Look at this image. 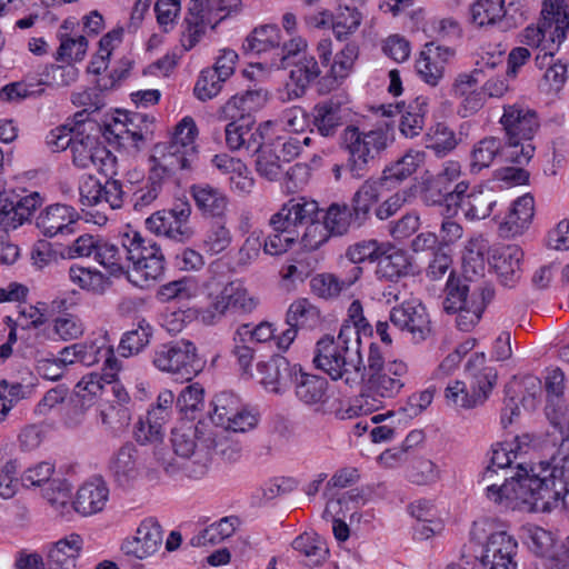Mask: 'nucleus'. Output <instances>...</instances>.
<instances>
[{
    "mask_svg": "<svg viewBox=\"0 0 569 569\" xmlns=\"http://www.w3.org/2000/svg\"><path fill=\"white\" fill-rule=\"evenodd\" d=\"M569 496V436L550 458L526 466L519 463L517 471L506 478L502 486L490 485L488 499L506 509L528 505L537 511L548 512L557 508Z\"/></svg>",
    "mask_w": 569,
    "mask_h": 569,
    "instance_id": "obj_1",
    "label": "nucleus"
},
{
    "mask_svg": "<svg viewBox=\"0 0 569 569\" xmlns=\"http://www.w3.org/2000/svg\"><path fill=\"white\" fill-rule=\"evenodd\" d=\"M212 441L211 428L208 425L200 421L197 425L183 422L172 429L171 443L174 453L186 461L180 465L174 458H166L161 452L156 453L157 460L169 476L181 470L190 479H202L209 471V447Z\"/></svg>",
    "mask_w": 569,
    "mask_h": 569,
    "instance_id": "obj_2",
    "label": "nucleus"
},
{
    "mask_svg": "<svg viewBox=\"0 0 569 569\" xmlns=\"http://www.w3.org/2000/svg\"><path fill=\"white\" fill-rule=\"evenodd\" d=\"M361 340L355 327H341L337 338H321L315 349L313 363L332 380L353 387L361 383Z\"/></svg>",
    "mask_w": 569,
    "mask_h": 569,
    "instance_id": "obj_3",
    "label": "nucleus"
},
{
    "mask_svg": "<svg viewBox=\"0 0 569 569\" xmlns=\"http://www.w3.org/2000/svg\"><path fill=\"white\" fill-rule=\"evenodd\" d=\"M123 247L127 248L128 280L132 284L143 289L162 278L166 259L154 240L142 237L136 230H129L123 232Z\"/></svg>",
    "mask_w": 569,
    "mask_h": 569,
    "instance_id": "obj_4",
    "label": "nucleus"
},
{
    "mask_svg": "<svg viewBox=\"0 0 569 569\" xmlns=\"http://www.w3.org/2000/svg\"><path fill=\"white\" fill-rule=\"evenodd\" d=\"M469 387L465 381L455 380L445 389V399L449 406L472 409L482 405L497 382V370L486 366L485 353H475L466 365Z\"/></svg>",
    "mask_w": 569,
    "mask_h": 569,
    "instance_id": "obj_5",
    "label": "nucleus"
},
{
    "mask_svg": "<svg viewBox=\"0 0 569 569\" xmlns=\"http://www.w3.org/2000/svg\"><path fill=\"white\" fill-rule=\"evenodd\" d=\"M500 122L508 139L506 161L527 164L535 152L530 140L539 128L536 111L518 103L505 106Z\"/></svg>",
    "mask_w": 569,
    "mask_h": 569,
    "instance_id": "obj_6",
    "label": "nucleus"
},
{
    "mask_svg": "<svg viewBox=\"0 0 569 569\" xmlns=\"http://www.w3.org/2000/svg\"><path fill=\"white\" fill-rule=\"evenodd\" d=\"M389 144L388 131L382 128L361 131L348 126L341 136V146L348 152L347 169L353 178L366 176L372 162Z\"/></svg>",
    "mask_w": 569,
    "mask_h": 569,
    "instance_id": "obj_7",
    "label": "nucleus"
},
{
    "mask_svg": "<svg viewBox=\"0 0 569 569\" xmlns=\"http://www.w3.org/2000/svg\"><path fill=\"white\" fill-rule=\"evenodd\" d=\"M241 0H190L184 18L186 29L181 36V46L191 50L206 33L232 13L241 11Z\"/></svg>",
    "mask_w": 569,
    "mask_h": 569,
    "instance_id": "obj_8",
    "label": "nucleus"
},
{
    "mask_svg": "<svg viewBox=\"0 0 569 569\" xmlns=\"http://www.w3.org/2000/svg\"><path fill=\"white\" fill-rule=\"evenodd\" d=\"M152 365L160 371L170 373L177 381H191L204 367L196 345L187 339L162 343L151 353Z\"/></svg>",
    "mask_w": 569,
    "mask_h": 569,
    "instance_id": "obj_9",
    "label": "nucleus"
},
{
    "mask_svg": "<svg viewBox=\"0 0 569 569\" xmlns=\"http://www.w3.org/2000/svg\"><path fill=\"white\" fill-rule=\"evenodd\" d=\"M153 118L141 112L117 111V116L106 122L102 133L109 142L138 152L151 138Z\"/></svg>",
    "mask_w": 569,
    "mask_h": 569,
    "instance_id": "obj_10",
    "label": "nucleus"
},
{
    "mask_svg": "<svg viewBox=\"0 0 569 569\" xmlns=\"http://www.w3.org/2000/svg\"><path fill=\"white\" fill-rule=\"evenodd\" d=\"M211 406V421L224 431L246 432L257 425V417L232 392L223 391L216 395Z\"/></svg>",
    "mask_w": 569,
    "mask_h": 569,
    "instance_id": "obj_11",
    "label": "nucleus"
},
{
    "mask_svg": "<svg viewBox=\"0 0 569 569\" xmlns=\"http://www.w3.org/2000/svg\"><path fill=\"white\" fill-rule=\"evenodd\" d=\"M72 162L80 169L96 168L103 176L117 174V157L91 136L77 137L71 146Z\"/></svg>",
    "mask_w": 569,
    "mask_h": 569,
    "instance_id": "obj_12",
    "label": "nucleus"
},
{
    "mask_svg": "<svg viewBox=\"0 0 569 569\" xmlns=\"http://www.w3.org/2000/svg\"><path fill=\"white\" fill-rule=\"evenodd\" d=\"M408 367L401 360H393L387 363V370L369 376L368 392L361 397L365 403L369 406V410L378 409L382 401L378 398H393L403 388L402 378L407 375Z\"/></svg>",
    "mask_w": 569,
    "mask_h": 569,
    "instance_id": "obj_13",
    "label": "nucleus"
},
{
    "mask_svg": "<svg viewBox=\"0 0 569 569\" xmlns=\"http://www.w3.org/2000/svg\"><path fill=\"white\" fill-rule=\"evenodd\" d=\"M389 319L393 326L410 333L415 342L425 341L431 336L430 316L426 306L419 300L403 301L400 306L393 307Z\"/></svg>",
    "mask_w": 569,
    "mask_h": 569,
    "instance_id": "obj_14",
    "label": "nucleus"
},
{
    "mask_svg": "<svg viewBox=\"0 0 569 569\" xmlns=\"http://www.w3.org/2000/svg\"><path fill=\"white\" fill-rule=\"evenodd\" d=\"M322 322L321 312L317 306L307 298L296 299L288 308L286 313V329L277 337V347L280 350H287L295 341L300 329L312 330Z\"/></svg>",
    "mask_w": 569,
    "mask_h": 569,
    "instance_id": "obj_15",
    "label": "nucleus"
},
{
    "mask_svg": "<svg viewBox=\"0 0 569 569\" xmlns=\"http://www.w3.org/2000/svg\"><path fill=\"white\" fill-rule=\"evenodd\" d=\"M162 540L160 523L154 518H147L140 522L133 536L122 541L120 549L127 557L147 560L159 551Z\"/></svg>",
    "mask_w": 569,
    "mask_h": 569,
    "instance_id": "obj_16",
    "label": "nucleus"
},
{
    "mask_svg": "<svg viewBox=\"0 0 569 569\" xmlns=\"http://www.w3.org/2000/svg\"><path fill=\"white\" fill-rule=\"evenodd\" d=\"M114 176H106L103 183L91 176L84 179L79 187L80 202L86 207L107 203L112 210L122 208L126 191L122 182Z\"/></svg>",
    "mask_w": 569,
    "mask_h": 569,
    "instance_id": "obj_17",
    "label": "nucleus"
},
{
    "mask_svg": "<svg viewBox=\"0 0 569 569\" xmlns=\"http://www.w3.org/2000/svg\"><path fill=\"white\" fill-rule=\"evenodd\" d=\"M518 543L506 531L491 533L482 549L480 565L483 569H516Z\"/></svg>",
    "mask_w": 569,
    "mask_h": 569,
    "instance_id": "obj_18",
    "label": "nucleus"
},
{
    "mask_svg": "<svg viewBox=\"0 0 569 569\" xmlns=\"http://www.w3.org/2000/svg\"><path fill=\"white\" fill-rule=\"evenodd\" d=\"M318 213V202L303 197L288 200L281 209L271 216L270 224L272 230L291 231L299 234V231L311 217Z\"/></svg>",
    "mask_w": 569,
    "mask_h": 569,
    "instance_id": "obj_19",
    "label": "nucleus"
},
{
    "mask_svg": "<svg viewBox=\"0 0 569 569\" xmlns=\"http://www.w3.org/2000/svg\"><path fill=\"white\" fill-rule=\"evenodd\" d=\"M178 142H162L154 147L150 170L157 171L158 176L166 179L178 170L190 169L197 159L198 151H189L178 146Z\"/></svg>",
    "mask_w": 569,
    "mask_h": 569,
    "instance_id": "obj_20",
    "label": "nucleus"
},
{
    "mask_svg": "<svg viewBox=\"0 0 569 569\" xmlns=\"http://www.w3.org/2000/svg\"><path fill=\"white\" fill-rule=\"evenodd\" d=\"M300 367L291 365L286 357L277 355L268 361L259 362L257 369L261 376L260 381L268 391L283 393L292 386Z\"/></svg>",
    "mask_w": 569,
    "mask_h": 569,
    "instance_id": "obj_21",
    "label": "nucleus"
},
{
    "mask_svg": "<svg viewBox=\"0 0 569 569\" xmlns=\"http://www.w3.org/2000/svg\"><path fill=\"white\" fill-rule=\"evenodd\" d=\"M522 259L523 251L519 246L506 244L493 248L489 261L500 282L512 288L522 276Z\"/></svg>",
    "mask_w": 569,
    "mask_h": 569,
    "instance_id": "obj_22",
    "label": "nucleus"
},
{
    "mask_svg": "<svg viewBox=\"0 0 569 569\" xmlns=\"http://www.w3.org/2000/svg\"><path fill=\"white\" fill-rule=\"evenodd\" d=\"M453 56L455 50L449 47L427 43L416 60L417 73L423 82L436 87L443 78L446 64Z\"/></svg>",
    "mask_w": 569,
    "mask_h": 569,
    "instance_id": "obj_23",
    "label": "nucleus"
},
{
    "mask_svg": "<svg viewBox=\"0 0 569 569\" xmlns=\"http://www.w3.org/2000/svg\"><path fill=\"white\" fill-rule=\"evenodd\" d=\"M79 219L77 210L68 204L56 203L46 208L38 218L37 227L43 236L71 234Z\"/></svg>",
    "mask_w": 569,
    "mask_h": 569,
    "instance_id": "obj_24",
    "label": "nucleus"
},
{
    "mask_svg": "<svg viewBox=\"0 0 569 569\" xmlns=\"http://www.w3.org/2000/svg\"><path fill=\"white\" fill-rule=\"evenodd\" d=\"M0 203V224L17 229L42 204V198L34 191L23 197L14 194Z\"/></svg>",
    "mask_w": 569,
    "mask_h": 569,
    "instance_id": "obj_25",
    "label": "nucleus"
},
{
    "mask_svg": "<svg viewBox=\"0 0 569 569\" xmlns=\"http://www.w3.org/2000/svg\"><path fill=\"white\" fill-rule=\"evenodd\" d=\"M79 363L91 367L103 361V370L110 379L116 378L121 369V362L117 359L112 346L103 338L77 342Z\"/></svg>",
    "mask_w": 569,
    "mask_h": 569,
    "instance_id": "obj_26",
    "label": "nucleus"
},
{
    "mask_svg": "<svg viewBox=\"0 0 569 569\" xmlns=\"http://www.w3.org/2000/svg\"><path fill=\"white\" fill-rule=\"evenodd\" d=\"M142 466L141 455L132 443L121 446L110 461V470L121 487H129L140 476Z\"/></svg>",
    "mask_w": 569,
    "mask_h": 569,
    "instance_id": "obj_27",
    "label": "nucleus"
},
{
    "mask_svg": "<svg viewBox=\"0 0 569 569\" xmlns=\"http://www.w3.org/2000/svg\"><path fill=\"white\" fill-rule=\"evenodd\" d=\"M197 209L204 218L224 220L229 199L219 188L208 183L193 184L190 189Z\"/></svg>",
    "mask_w": 569,
    "mask_h": 569,
    "instance_id": "obj_28",
    "label": "nucleus"
},
{
    "mask_svg": "<svg viewBox=\"0 0 569 569\" xmlns=\"http://www.w3.org/2000/svg\"><path fill=\"white\" fill-rule=\"evenodd\" d=\"M535 211V200L530 194L519 197L499 224V233L503 238H512L522 234L529 227Z\"/></svg>",
    "mask_w": 569,
    "mask_h": 569,
    "instance_id": "obj_29",
    "label": "nucleus"
},
{
    "mask_svg": "<svg viewBox=\"0 0 569 569\" xmlns=\"http://www.w3.org/2000/svg\"><path fill=\"white\" fill-rule=\"evenodd\" d=\"M109 498L106 482L96 478L84 482L77 491L72 501L73 510L82 516H91L103 510Z\"/></svg>",
    "mask_w": 569,
    "mask_h": 569,
    "instance_id": "obj_30",
    "label": "nucleus"
},
{
    "mask_svg": "<svg viewBox=\"0 0 569 569\" xmlns=\"http://www.w3.org/2000/svg\"><path fill=\"white\" fill-rule=\"evenodd\" d=\"M495 204L496 199L492 190L473 188L469 191V183L467 182V188L457 198L455 207H459L466 219L472 221L489 217Z\"/></svg>",
    "mask_w": 569,
    "mask_h": 569,
    "instance_id": "obj_31",
    "label": "nucleus"
},
{
    "mask_svg": "<svg viewBox=\"0 0 569 569\" xmlns=\"http://www.w3.org/2000/svg\"><path fill=\"white\" fill-rule=\"evenodd\" d=\"M396 109L400 113L399 131L401 134L410 139L418 137L426 126L429 99L425 96H419L407 104H397Z\"/></svg>",
    "mask_w": 569,
    "mask_h": 569,
    "instance_id": "obj_32",
    "label": "nucleus"
},
{
    "mask_svg": "<svg viewBox=\"0 0 569 569\" xmlns=\"http://www.w3.org/2000/svg\"><path fill=\"white\" fill-rule=\"evenodd\" d=\"M383 184L379 179H367L357 189L351 199L353 226H363L371 216L372 208L378 203Z\"/></svg>",
    "mask_w": 569,
    "mask_h": 569,
    "instance_id": "obj_33",
    "label": "nucleus"
},
{
    "mask_svg": "<svg viewBox=\"0 0 569 569\" xmlns=\"http://www.w3.org/2000/svg\"><path fill=\"white\" fill-rule=\"evenodd\" d=\"M412 269L411 258L401 249H382L376 267V277L378 280L397 283L400 278L407 277Z\"/></svg>",
    "mask_w": 569,
    "mask_h": 569,
    "instance_id": "obj_34",
    "label": "nucleus"
},
{
    "mask_svg": "<svg viewBox=\"0 0 569 569\" xmlns=\"http://www.w3.org/2000/svg\"><path fill=\"white\" fill-rule=\"evenodd\" d=\"M212 307L226 313L230 310L249 313L257 307V300L241 283L232 281L212 297Z\"/></svg>",
    "mask_w": 569,
    "mask_h": 569,
    "instance_id": "obj_35",
    "label": "nucleus"
},
{
    "mask_svg": "<svg viewBox=\"0 0 569 569\" xmlns=\"http://www.w3.org/2000/svg\"><path fill=\"white\" fill-rule=\"evenodd\" d=\"M549 22H542L541 20L537 26H528L522 34L521 42L529 46L539 48L542 54H538L536 60L540 66L545 64V61L549 58L550 60L558 51L560 41H556V37L552 34Z\"/></svg>",
    "mask_w": 569,
    "mask_h": 569,
    "instance_id": "obj_36",
    "label": "nucleus"
},
{
    "mask_svg": "<svg viewBox=\"0 0 569 569\" xmlns=\"http://www.w3.org/2000/svg\"><path fill=\"white\" fill-rule=\"evenodd\" d=\"M485 286H491L487 282L473 284L471 288L461 279L456 278L451 271L446 284V297L442 301L443 310L447 313H456L457 310L470 305L475 299H478L476 291L481 290Z\"/></svg>",
    "mask_w": 569,
    "mask_h": 569,
    "instance_id": "obj_37",
    "label": "nucleus"
},
{
    "mask_svg": "<svg viewBox=\"0 0 569 569\" xmlns=\"http://www.w3.org/2000/svg\"><path fill=\"white\" fill-rule=\"evenodd\" d=\"M266 101L262 90H247L231 97L222 107V114L227 120H241L252 118V112L259 110Z\"/></svg>",
    "mask_w": 569,
    "mask_h": 569,
    "instance_id": "obj_38",
    "label": "nucleus"
},
{
    "mask_svg": "<svg viewBox=\"0 0 569 569\" xmlns=\"http://www.w3.org/2000/svg\"><path fill=\"white\" fill-rule=\"evenodd\" d=\"M120 239V244L101 239L98 251H96L94 260L111 276L120 277L124 274L128 278L129 266L127 248L123 247V233Z\"/></svg>",
    "mask_w": 569,
    "mask_h": 569,
    "instance_id": "obj_39",
    "label": "nucleus"
},
{
    "mask_svg": "<svg viewBox=\"0 0 569 569\" xmlns=\"http://www.w3.org/2000/svg\"><path fill=\"white\" fill-rule=\"evenodd\" d=\"M292 386L296 397L305 405L312 406L326 401L328 381L321 376L307 373L300 367Z\"/></svg>",
    "mask_w": 569,
    "mask_h": 569,
    "instance_id": "obj_40",
    "label": "nucleus"
},
{
    "mask_svg": "<svg viewBox=\"0 0 569 569\" xmlns=\"http://www.w3.org/2000/svg\"><path fill=\"white\" fill-rule=\"evenodd\" d=\"M425 159L423 151L409 150L400 159L386 167L379 180L383 186L388 184L389 188H393L412 176L425 162Z\"/></svg>",
    "mask_w": 569,
    "mask_h": 569,
    "instance_id": "obj_41",
    "label": "nucleus"
},
{
    "mask_svg": "<svg viewBox=\"0 0 569 569\" xmlns=\"http://www.w3.org/2000/svg\"><path fill=\"white\" fill-rule=\"evenodd\" d=\"M312 124L320 136L333 137L342 126L340 102L333 99L318 102L312 109Z\"/></svg>",
    "mask_w": 569,
    "mask_h": 569,
    "instance_id": "obj_42",
    "label": "nucleus"
},
{
    "mask_svg": "<svg viewBox=\"0 0 569 569\" xmlns=\"http://www.w3.org/2000/svg\"><path fill=\"white\" fill-rule=\"evenodd\" d=\"M83 545V539L78 533L58 540L48 552V562L51 569H71L76 565Z\"/></svg>",
    "mask_w": 569,
    "mask_h": 569,
    "instance_id": "obj_43",
    "label": "nucleus"
},
{
    "mask_svg": "<svg viewBox=\"0 0 569 569\" xmlns=\"http://www.w3.org/2000/svg\"><path fill=\"white\" fill-rule=\"evenodd\" d=\"M467 188V182H458L453 190H449V186L442 183L441 178H432L423 183L420 199L427 206H442L450 208L456 204L459 194Z\"/></svg>",
    "mask_w": 569,
    "mask_h": 569,
    "instance_id": "obj_44",
    "label": "nucleus"
},
{
    "mask_svg": "<svg viewBox=\"0 0 569 569\" xmlns=\"http://www.w3.org/2000/svg\"><path fill=\"white\" fill-rule=\"evenodd\" d=\"M547 403L546 417L550 423H559V408L563 405L565 373L560 368L548 369L545 376Z\"/></svg>",
    "mask_w": 569,
    "mask_h": 569,
    "instance_id": "obj_45",
    "label": "nucleus"
},
{
    "mask_svg": "<svg viewBox=\"0 0 569 569\" xmlns=\"http://www.w3.org/2000/svg\"><path fill=\"white\" fill-rule=\"evenodd\" d=\"M146 227L157 236H163L178 242H187L193 236L191 227L182 226L178 220L169 217L161 210L147 218Z\"/></svg>",
    "mask_w": 569,
    "mask_h": 569,
    "instance_id": "obj_46",
    "label": "nucleus"
},
{
    "mask_svg": "<svg viewBox=\"0 0 569 569\" xmlns=\"http://www.w3.org/2000/svg\"><path fill=\"white\" fill-rule=\"evenodd\" d=\"M489 250V242L482 234L471 237L462 253V267L466 278L483 274L486 269L485 256Z\"/></svg>",
    "mask_w": 569,
    "mask_h": 569,
    "instance_id": "obj_47",
    "label": "nucleus"
},
{
    "mask_svg": "<svg viewBox=\"0 0 569 569\" xmlns=\"http://www.w3.org/2000/svg\"><path fill=\"white\" fill-rule=\"evenodd\" d=\"M476 295H478V299L456 312V323L461 331H470L479 322L487 305L493 299L495 290L492 286H485L481 290L476 291Z\"/></svg>",
    "mask_w": 569,
    "mask_h": 569,
    "instance_id": "obj_48",
    "label": "nucleus"
},
{
    "mask_svg": "<svg viewBox=\"0 0 569 569\" xmlns=\"http://www.w3.org/2000/svg\"><path fill=\"white\" fill-rule=\"evenodd\" d=\"M542 22L551 24L556 41L561 43L566 39L569 29V7L565 0H545L542 3Z\"/></svg>",
    "mask_w": 569,
    "mask_h": 569,
    "instance_id": "obj_49",
    "label": "nucleus"
},
{
    "mask_svg": "<svg viewBox=\"0 0 569 569\" xmlns=\"http://www.w3.org/2000/svg\"><path fill=\"white\" fill-rule=\"evenodd\" d=\"M542 22L551 24L556 41L561 43L566 39L569 29V7L565 0H545L542 3Z\"/></svg>",
    "mask_w": 569,
    "mask_h": 569,
    "instance_id": "obj_50",
    "label": "nucleus"
},
{
    "mask_svg": "<svg viewBox=\"0 0 569 569\" xmlns=\"http://www.w3.org/2000/svg\"><path fill=\"white\" fill-rule=\"evenodd\" d=\"M281 43L280 30L274 24L256 28L244 40L242 48L247 53H262L276 50Z\"/></svg>",
    "mask_w": 569,
    "mask_h": 569,
    "instance_id": "obj_51",
    "label": "nucleus"
},
{
    "mask_svg": "<svg viewBox=\"0 0 569 569\" xmlns=\"http://www.w3.org/2000/svg\"><path fill=\"white\" fill-rule=\"evenodd\" d=\"M321 70L316 58L312 56H302L290 71V80L295 84V89L290 92L296 98L303 96L307 87L318 79Z\"/></svg>",
    "mask_w": 569,
    "mask_h": 569,
    "instance_id": "obj_52",
    "label": "nucleus"
},
{
    "mask_svg": "<svg viewBox=\"0 0 569 569\" xmlns=\"http://www.w3.org/2000/svg\"><path fill=\"white\" fill-rule=\"evenodd\" d=\"M512 458H516V455L511 449L506 448L501 443H497L496 446H492L491 449V458L490 463L487 466L485 471L481 475L480 482H482L486 486V497L488 498V487L490 485H496L497 487H500L496 482V478L499 476V471H506L512 463ZM511 476L503 477V481H506V478H510ZM505 482L501 483V486Z\"/></svg>",
    "mask_w": 569,
    "mask_h": 569,
    "instance_id": "obj_53",
    "label": "nucleus"
},
{
    "mask_svg": "<svg viewBox=\"0 0 569 569\" xmlns=\"http://www.w3.org/2000/svg\"><path fill=\"white\" fill-rule=\"evenodd\" d=\"M506 152L507 146L503 148L499 138L486 137L476 143L472 149L471 168L479 171L488 168L498 157L506 160Z\"/></svg>",
    "mask_w": 569,
    "mask_h": 569,
    "instance_id": "obj_54",
    "label": "nucleus"
},
{
    "mask_svg": "<svg viewBox=\"0 0 569 569\" xmlns=\"http://www.w3.org/2000/svg\"><path fill=\"white\" fill-rule=\"evenodd\" d=\"M164 179L157 171L150 170L148 179L139 186L130 196V204L137 212L149 209L162 191Z\"/></svg>",
    "mask_w": 569,
    "mask_h": 569,
    "instance_id": "obj_55",
    "label": "nucleus"
},
{
    "mask_svg": "<svg viewBox=\"0 0 569 569\" xmlns=\"http://www.w3.org/2000/svg\"><path fill=\"white\" fill-rule=\"evenodd\" d=\"M238 525L239 519L237 517H224L219 521L211 523L199 535L194 536L191 539V545L194 547L218 545L224 539L231 537Z\"/></svg>",
    "mask_w": 569,
    "mask_h": 569,
    "instance_id": "obj_56",
    "label": "nucleus"
},
{
    "mask_svg": "<svg viewBox=\"0 0 569 569\" xmlns=\"http://www.w3.org/2000/svg\"><path fill=\"white\" fill-rule=\"evenodd\" d=\"M472 22L479 27L493 26L507 13L503 0H477L470 8Z\"/></svg>",
    "mask_w": 569,
    "mask_h": 569,
    "instance_id": "obj_57",
    "label": "nucleus"
},
{
    "mask_svg": "<svg viewBox=\"0 0 569 569\" xmlns=\"http://www.w3.org/2000/svg\"><path fill=\"white\" fill-rule=\"evenodd\" d=\"M292 548L305 556V563L309 567L319 566L327 557L328 549L317 536L303 533L292 541Z\"/></svg>",
    "mask_w": 569,
    "mask_h": 569,
    "instance_id": "obj_58",
    "label": "nucleus"
},
{
    "mask_svg": "<svg viewBox=\"0 0 569 569\" xmlns=\"http://www.w3.org/2000/svg\"><path fill=\"white\" fill-rule=\"evenodd\" d=\"M359 48L356 43H347L342 50H340L333 59L330 67V74L328 81H330V90L333 86L338 84L339 80H342L349 76L353 64L358 58ZM327 81V79H325Z\"/></svg>",
    "mask_w": 569,
    "mask_h": 569,
    "instance_id": "obj_59",
    "label": "nucleus"
},
{
    "mask_svg": "<svg viewBox=\"0 0 569 569\" xmlns=\"http://www.w3.org/2000/svg\"><path fill=\"white\" fill-rule=\"evenodd\" d=\"M320 216V210L318 209V213H315L310 221L306 222L301 229L302 232L299 231V240L302 248L307 251H313L320 248L325 242L328 241L330 233L322 222Z\"/></svg>",
    "mask_w": 569,
    "mask_h": 569,
    "instance_id": "obj_60",
    "label": "nucleus"
},
{
    "mask_svg": "<svg viewBox=\"0 0 569 569\" xmlns=\"http://www.w3.org/2000/svg\"><path fill=\"white\" fill-rule=\"evenodd\" d=\"M204 406V389L198 382L184 387L176 400V408L187 419H194Z\"/></svg>",
    "mask_w": 569,
    "mask_h": 569,
    "instance_id": "obj_61",
    "label": "nucleus"
},
{
    "mask_svg": "<svg viewBox=\"0 0 569 569\" xmlns=\"http://www.w3.org/2000/svg\"><path fill=\"white\" fill-rule=\"evenodd\" d=\"M330 236H342L353 224V213L348 204L332 203L321 218Z\"/></svg>",
    "mask_w": 569,
    "mask_h": 569,
    "instance_id": "obj_62",
    "label": "nucleus"
},
{
    "mask_svg": "<svg viewBox=\"0 0 569 569\" xmlns=\"http://www.w3.org/2000/svg\"><path fill=\"white\" fill-rule=\"evenodd\" d=\"M70 281L82 290L101 293L106 289V276L92 268L73 264L69 268Z\"/></svg>",
    "mask_w": 569,
    "mask_h": 569,
    "instance_id": "obj_63",
    "label": "nucleus"
},
{
    "mask_svg": "<svg viewBox=\"0 0 569 569\" xmlns=\"http://www.w3.org/2000/svg\"><path fill=\"white\" fill-rule=\"evenodd\" d=\"M100 420L106 430L113 436H118L130 425L131 413L127 406L107 401L100 410Z\"/></svg>",
    "mask_w": 569,
    "mask_h": 569,
    "instance_id": "obj_64",
    "label": "nucleus"
}]
</instances>
